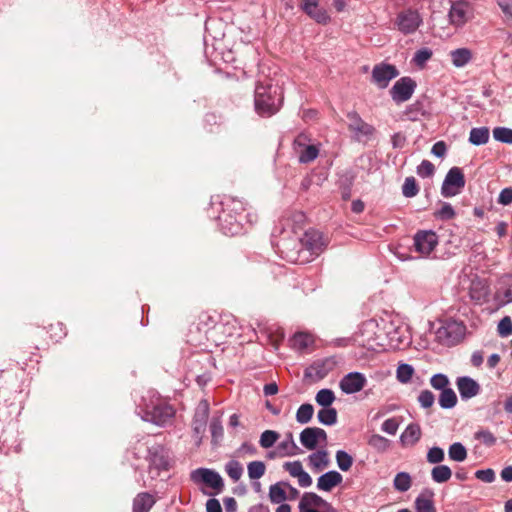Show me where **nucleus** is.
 Returning <instances> with one entry per match:
<instances>
[{"label": "nucleus", "mask_w": 512, "mask_h": 512, "mask_svg": "<svg viewBox=\"0 0 512 512\" xmlns=\"http://www.w3.org/2000/svg\"><path fill=\"white\" fill-rule=\"evenodd\" d=\"M257 454V448L250 442H244L240 445V447L236 450V455L238 457H244L246 455L254 456Z\"/></svg>", "instance_id": "bf43d9fd"}, {"label": "nucleus", "mask_w": 512, "mask_h": 512, "mask_svg": "<svg viewBox=\"0 0 512 512\" xmlns=\"http://www.w3.org/2000/svg\"><path fill=\"white\" fill-rule=\"evenodd\" d=\"M422 431L417 423H410L400 436V442L403 446H414L421 438Z\"/></svg>", "instance_id": "5701e85b"}, {"label": "nucleus", "mask_w": 512, "mask_h": 512, "mask_svg": "<svg viewBox=\"0 0 512 512\" xmlns=\"http://www.w3.org/2000/svg\"><path fill=\"white\" fill-rule=\"evenodd\" d=\"M191 480L195 483H204L218 492L224 487V482L220 474L208 468L193 470L191 472Z\"/></svg>", "instance_id": "ddd939ff"}, {"label": "nucleus", "mask_w": 512, "mask_h": 512, "mask_svg": "<svg viewBox=\"0 0 512 512\" xmlns=\"http://www.w3.org/2000/svg\"><path fill=\"white\" fill-rule=\"evenodd\" d=\"M313 413L314 408L311 404H302L296 412V421L300 424H306L312 419Z\"/></svg>", "instance_id": "58836bf2"}, {"label": "nucleus", "mask_w": 512, "mask_h": 512, "mask_svg": "<svg viewBox=\"0 0 512 512\" xmlns=\"http://www.w3.org/2000/svg\"><path fill=\"white\" fill-rule=\"evenodd\" d=\"M474 438L487 447H491L496 444V437L487 429H481L475 432Z\"/></svg>", "instance_id": "de8ad7c7"}, {"label": "nucleus", "mask_w": 512, "mask_h": 512, "mask_svg": "<svg viewBox=\"0 0 512 512\" xmlns=\"http://www.w3.org/2000/svg\"><path fill=\"white\" fill-rule=\"evenodd\" d=\"M467 449L460 442H455L449 446L448 456L449 459L456 462H463L467 458Z\"/></svg>", "instance_id": "7c9ffc66"}, {"label": "nucleus", "mask_w": 512, "mask_h": 512, "mask_svg": "<svg viewBox=\"0 0 512 512\" xmlns=\"http://www.w3.org/2000/svg\"><path fill=\"white\" fill-rule=\"evenodd\" d=\"M336 463L341 471H348L353 465V457L344 450H338L335 455Z\"/></svg>", "instance_id": "a19ab883"}, {"label": "nucleus", "mask_w": 512, "mask_h": 512, "mask_svg": "<svg viewBox=\"0 0 512 512\" xmlns=\"http://www.w3.org/2000/svg\"><path fill=\"white\" fill-rule=\"evenodd\" d=\"M317 418L324 425H334L337 422V411L331 407L323 408L318 411Z\"/></svg>", "instance_id": "72a5a7b5"}, {"label": "nucleus", "mask_w": 512, "mask_h": 512, "mask_svg": "<svg viewBox=\"0 0 512 512\" xmlns=\"http://www.w3.org/2000/svg\"><path fill=\"white\" fill-rule=\"evenodd\" d=\"M415 510L416 512H435L432 493L429 495H425L424 493L420 494L415 499Z\"/></svg>", "instance_id": "c756f323"}, {"label": "nucleus", "mask_w": 512, "mask_h": 512, "mask_svg": "<svg viewBox=\"0 0 512 512\" xmlns=\"http://www.w3.org/2000/svg\"><path fill=\"white\" fill-rule=\"evenodd\" d=\"M293 150L298 156V161L307 164L314 161L319 155V147L311 143L310 137L300 133L293 141Z\"/></svg>", "instance_id": "0eeeda50"}, {"label": "nucleus", "mask_w": 512, "mask_h": 512, "mask_svg": "<svg viewBox=\"0 0 512 512\" xmlns=\"http://www.w3.org/2000/svg\"><path fill=\"white\" fill-rule=\"evenodd\" d=\"M435 218L440 220H450L454 218L455 211L451 204L443 203L441 208L434 213Z\"/></svg>", "instance_id": "864d4df0"}, {"label": "nucleus", "mask_w": 512, "mask_h": 512, "mask_svg": "<svg viewBox=\"0 0 512 512\" xmlns=\"http://www.w3.org/2000/svg\"><path fill=\"white\" fill-rule=\"evenodd\" d=\"M456 385L463 400L477 396L481 390L479 383L469 376L458 377Z\"/></svg>", "instance_id": "a211bd4d"}, {"label": "nucleus", "mask_w": 512, "mask_h": 512, "mask_svg": "<svg viewBox=\"0 0 512 512\" xmlns=\"http://www.w3.org/2000/svg\"><path fill=\"white\" fill-rule=\"evenodd\" d=\"M342 481V475L336 470H331L322 474L317 479V489L320 491L330 492L334 487L341 484Z\"/></svg>", "instance_id": "412c9836"}, {"label": "nucleus", "mask_w": 512, "mask_h": 512, "mask_svg": "<svg viewBox=\"0 0 512 512\" xmlns=\"http://www.w3.org/2000/svg\"><path fill=\"white\" fill-rule=\"evenodd\" d=\"M212 441L217 443L223 437V427L219 418H213L210 423Z\"/></svg>", "instance_id": "6e6d98bb"}, {"label": "nucleus", "mask_w": 512, "mask_h": 512, "mask_svg": "<svg viewBox=\"0 0 512 512\" xmlns=\"http://www.w3.org/2000/svg\"><path fill=\"white\" fill-rule=\"evenodd\" d=\"M283 93L280 86L267 83L255 88L254 104L256 112L264 117L274 115L281 107Z\"/></svg>", "instance_id": "f03ea898"}, {"label": "nucleus", "mask_w": 512, "mask_h": 512, "mask_svg": "<svg viewBox=\"0 0 512 512\" xmlns=\"http://www.w3.org/2000/svg\"><path fill=\"white\" fill-rule=\"evenodd\" d=\"M308 464L314 472H320L329 466L330 460L326 450H318L307 458Z\"/></svg>", "instance_id": "b1692460"}, {"label": "nucleus", "mask_w": 512, "mask_h": 512, "mask_svg": "<svg viewBox=\"0 0 512 512\" xmlns=\"http://www.w3.org/2000/svg\"><path fill=\"white\" fill-rule=\"evenodd\" d=\"M301 255L307 257V263L317 257L325 248V242L322 234L317 230L305 232L302 238H299Z\"/></svg>", "instance_id": "39448f33"}, {"label": "nucleus", "mask_w": 512, "mask_h": 512, "mask_svg": "<svg viewBox=\"0 0 512 512\" xmlns=\"http://www.w3.org/2000/svg\"><path fill=\"white\" fill-rule=\"evenodd\" d=\"M300 241L298 237L281 239L277 244L281 257L288 262L306 264L307 257L301 255Z\"/></svg>", "instance_id": "9d476101"}, {"label": "nucleus", "mask_w": 512, "mask_h": 512, "mask_svg": "<svg viewBox=\"0 0 512 512\" xmlns=\"http://www.w3.org/2000/svg\"><path fill=\"white\" fill-rule=\"evenodd\" d=\"M432 56L433 51L430 48L424 47L415 52L412 62L415 66L423 68Z\"/></svg>", "instance_id": "f704fd0d"}, {"label": "nucleus", "mask_w": 512, "mask_h": 512, "mask_svg": "<svg viewBox=\"0 0 512 512\" xmlns=\"http://www.w3.org/2000/svg\"><path fill=\"white\" fill-rule=\"evenodd\" d=\"M472 17L473 9L469 2L460 0L452 3L449 11V19L452 25L461 27Z\"/></svg>", "instance_id": "4468645a"}, {"label": "nucleus", "mask_w": 512, "mask_h": 512, "mask_svg": "<svg viewBox=\"0 0 512 512\" xmlns=\"http://www.w3.org/2000/svg\"><path fill=\"white\" fill-rule=\"evenodd\" d=\"M372 79L380 88L384 87V62H381L374 67Z\"/></svg>", "instance_id": "680f3d73"}, {"label": "nucleus", "mask_w": 512, "mask_h": 512, "mask_svg": "<svg viewBox=\"0 0 512 512\" xmlns=\"http://www.w3.org/2000/svg\"><path fill=\"white\" fill-rule=\"evenodd\" d=\"M490 132L487 127L472 128L469 134V142L475 146L484 145L489 141Z\"/></svg>", "instance_id": "bb28decb"}, {"label": "nucleus", "mask_w": 512, "mask_h": 512, "mask_svg": "<svg viewBox=\"0 0 512 512\" xmlns=\"http://www.w3.org/2000/svg\"><path fill=\"white\" fill-rule=\"evenodd\" d=\"M312 342V337L306 333H296L293 337V346L300 350L307 348Z\"/></svg>", "instance_id": "3c124183"}, {"label": "nucleus", "mask_w": 512, "mask_h": 512, "mask_svg": "<svg viewBox=\"0 0 512 512\" xmlns=\"http://www.w3.org/2000/svg\"><path fill=\"white\" fill-rule=\"evenodd\" d=\"M414 374V368L410 364H400L396 371L397 380L403 384L408 383Z\"/></svg>", "instance_id": "c03bdc74"}, {"label": "nucleus", "mask_w": 512, "mask_h": 512, "mask_svg": "<svg viewBox=\"0 0 512 512\" xmlns=\"http://www.w3.org/2000/svg\"><path fill=\"white\" fill-rule=\"evenodd\" d=\"M227 208L223 209L219 215L220 228L223 234L235 236L243 230V219L245 207L240 200H231L230 204H225Z\"/></svg>", "instance_id": "7ed1b4c3"}, {"label": "nucleus", "mask_w": 512, "mask_h": 512, "mask_svg": "<svg viewBox=\"0 0 512 512\" xmlns=\"http://www.w3.org/2000/svg\"><path fill=\"white\" fill-rule=\"evenodd\" d=\"M452 476V471L447 465H437L431 470V478L436 483H445Z\"/></svg>", "instance_id": "2f4dec72"}, {"label": "nucleus", "mask_w": 512, "mask_h": 512, "mask_svg": "<svg viewBox=\"0 0 512 512\" xmlns=\"http://www.w3.org/2000/svg\"><path fill=\"white\" fill-rule=\"evenodd\" d=\"M426 458L431 464H439L445 458L444 450L440 447L434 446L428 450Z\"/></svg>", "instance_id": "8fccbe9b"}, {"label": "nucleus", "mask_w": 512, "mask_h": 512, "mask_svg": "<svg viewBox=\"0 0 512 512\" xmlns=\"http://www.w3.org/2000/svg\"><path fill=\"white\" fill-rule=\"evenodd\" d=\"M348 129L352 133V137L359 142L368 141L374 134V128L364 122L357 112H349Z\"/></svg>", "instance_id": "f8f14e48"}, {"label": "nucleus", "mask_w": 512, "mask_h": 512, "mask_svg": "<svg viewBox=\"0 0 512 512\" xmlns=\"http://www.w3.org/2000/svg\"><path fill=\"white\" fill-rule=\"evenodd\" d=\"M417 87L416 81L404 76L399 78L389 90L390 97L394 103L400 105L410 100Z\"/></svg>", "instance_id": "6e6552de"}, {"label": "nucleus", "mask_w": 512, "mask_h": 512, "mask_svg": "<svg viewBox=\"0 0 512 512\" xmlns=\"http://www.w3.org/2000/svg\"><path fill=\"white\" fill-rule=\"evenodd\" d=\"M369 445L373 448L382 451L384 450V438L378 434H373L368 441Z\"/></svg>", "instance_id": "338daca9"}, {"label": "nucleus", "mask_w": 512, "mask_h": 512, "mask_svg": "<svg viewBox=\"0 0 512 512\" xmlns=\"http://www.w3.org/2000/svg\"><path fill=\"white\" fill-rule=\"evenodd\" d=\"M285 482H278L269 488V498L272 503L280 504L287 499Z\"/></svg>", "instance_id": "cd10ccee"}, {"label": "nucleus", "mask_w": 512, "mask_h": 512, "mask_svg": "<svg viewBox=\"0 0 512 512\" xmlns=\"http://www.w3.org/2000/svg\"><path fill=\"white\" fill-rule=\"evenodd\" d=\"M300 449L294 441L293 434L288 432L283 441L277 445L278 457H292L299 454Z\"/></svg>", "instance_id": "4be33fe9"}, {"label": "nucleus", "mask_w": 512, "mask_h": 512, "mask_svg": "<svg viewBox=\"0 0 512 512\" xmlns=\"http://www.w3.org/2000/svg\"><path fill=\"white\" fill-rule=\"evenodd\" d=\"M285 471H287L292 477H297L304 469L300 461L286 462L283 465Z\"/></svg>", "instance_id": "e2e57ef3"}, {"label": "nucleus", "mask_w": 512, "mask_h": 512, "mask_svg": "<svg viewBox=\"0 0 512 512\" xmlns=\"http://www.w3.org/2000/svg\"><path fill=\"white\" fill-rule=\"evenodd\" d=\"M315 400L318 405L327 408L335 401V394L331 389H321L317 392Z\"/></svg>", "instance_id": "e433bc0d"}, {"label": "nucleus", "mask_w": 512, "mask_h": 512, "mask_svg": "<svg viewBox=\"0 0 512 512\" xmlns=\"http://www.w3.org/2000/svg\"><path fill=\"white\" fill-rule=\"evenodd\" d=\"M419 193V186L414 177L410 176L405 178L404 183L402 185V194L406 198L415 197Z\"/></svg>", "instance_id": "79ce46f5"}, {"label": "nucleus", "mask_w": 512, "mask_h": 512, "mask_svg": "<svg viewBox=\"0 0 512 512\" xmlns=\"http://www.w3.org/2000/svg\"><path fill=\"white\" fill-rule=\"evenodd\" d=\"M423 19L417 9L406 8L397 13L393 25L404 35L415 33L422 25Z\"/></svg>", "instance_id": "20e7f679"}, {"label": "nucleus", "mask_w": 512, "mask_h": 512, "mask_svg": "<svg viewBox=\"0 0 512 512\" xmlns=\"http://www.w3.org/2000/svg\"><path fill=\"white\" fill-rule=\"evenodd\" d=\"M208 416L209 404L206 400H202L197 406L193 419V430L195 434L200 435L205 431Z\"/></svg>", "instance_id": "aec40b11"}, {"label": "nucleus", "mask_w": 512, "mask_h": 512, "mask_svg": "<svg viewBox=\"0 0 512 512\" xmlns=\"http://www.w3.org/2000/svg\"><path fill=\"white\" fill-rule=\"evenodd\" d=\"M439 242L438 235L433 230H419L413 236L415 252L422 257H429Z\"/></svg>", "instance_id": "1a4fd4ad"}, {"label": "nucleus", "mask_w": 512, "mask_h": 512, "mask_svg": "<svg viewBox=\"0 0 512 512\" xmlns=\"http://www.w3.org/2000/svg\"><path fill=\"white\" fill-rule=\"evenodd\" d=\"M465 186V177L459 167H452L446 174L442 183L441 194L444 197H453L460 193Z\"/></svg>", "instance_id": "9b49d317"}, {"label": "nucleus", "mask_w": 512, "mask_h": 512, "mask_svg": "<svg viewBox=\"0 0 512 512\" xmlns=\"http://www.w3.org/2000/svg\"><path fill=\"white\" fill-rule=\"evenodd\" d=\"M327 434L319 427H308L300 433V442L308 450H314L319 443H326Z\"/></svg>", "instance_id": "2eb2a0df"}, {"label": "nucleus", "mask_w": 512, "mask_h": 512, "mask_svg": "<svg viewBox=\"0 0 512 512\" xmlns=\"http://www.w3.org/2000/svg\"><path fill=\"white\" fill-rule=\"evenodd\" d=\"M280 434L274 430H265L260 435L259 444L262 448L268 449L274 446Z\"/></svg>", "instance_id": "ea45409f"}, {"label": "nucleus", "mask_w": 512, "mask_h": 512, "mask_svg": "<svg viewBox=\"0 0 512 512\" xmlns=\"http://www.w3.org/2000/svg\"><path fill=\"white\" fill-rule=\"evenodd\" d=\"M435 401V396L430 390H423L418 396V402L423 408H430Z\"/></svg>", "instance_id": "13d9d810"}, {"label": "nucleus", "mask_w": 512, "mask_h": 512, "mask_svg": "<svg viewBox=\"0 0 512 512\" xmlns=\"http://www.w3.org/2000/svg\"><path fill=\"white\" fill-rule=\"evenodd\" d=\"M411 342L410 329L404 318L397 313H386V351L405 350Z\"/></svg>", "instance_id": "f257e3e1"}, {"label": "nucleus", "mask_w": 512, "mask_h": 512, "mask_svg": "<svg viewBox=\"0 0 512 512\" xmlns=\"http://www.w3.org/2000/svg\"><path fill=\"white\" fill-rule=\"evenodd\" d=\"M430 384L434 389L442 391L449 388L450 381L445 374L437 373L431 377Z\"/></svg>", "instance_id": "09e8293b"}, {"label": "nucleus", "mask_w": 512, "mask_h": 512, "mask_svg": "<svg viewBox=\"0 0 512 512\" xmlns=\"http://www.w3.org/2000/svg\"><path fill=\"white\" fill-rule=\"evenodd\" d=\"M435 166L429 160H423L417 167V174L421 178H428L434 175Z\"/></svg>", "instance_id": "5fc2aeb1"}, {"label": "nucleus", "mask_w": 512, "mask_h": 512, "mask_svg": "<svg viewBox=\"0 0 512 512\" xmlns=\"http://www.w3.org/2000/svg\"><path fill=\"white\" fill-rule=\"evenodd\" d=\"M319 1L320 0H302L300 8L317 23L327 24L330 17L327 11L319 6Z\"/></svg>", "instance_id": "dca6fc26"}, {"label": "nucleus", "mask_w": 512, "mask_h": 512, "mask_svg": "<svg viewBox=\"0 0 512 512\" xmlns=\"http://www.w3.org/2000/svg\"><path fill=\"white\" fill-rule=\"evenodd\" d=\"M493 137L496 141L512 144V129L507 127H496L493 129Z\"/></svg>", "instance_id": "49530a36"}, {"label": "nucleus", "mask_w": 512, "mask_h": 512, "mask_svg": "<svg viewBox=\"0 0 512 512\" xmlns=\"http://www.w3.org/2000/svg\"><path fill=\"white\" fill-rule=\"evenodd\" d=\"M498 203H500L504 206L510 205L512 203V188L511 187L504 188L500 192L499 197H498Z\"/></svg>", "instance_id": "0e129e2a"}, {"label": "nucleus", "mask_w": 512, "mask_h": 512, "mask_svg": "<svg viewBox=\"0 0 512 512\" xmlns=\"http://www.w3.org/2000/svg\"><path fill=\"white\" fill-rule=\"evenodd\" d=\"M365 383L366 379L363 374L350 372L341 379L339 386L345 394H353L362 390Z\"/></svg>", "instance_id": "f3484780"}, {"label": "nucleus", "mask_w": 512, "mask_h": 512, "mask_svg": "<svg viewBox=\"0 0 512 512\" xmlns=\"http://www.w3.org/2000/svg\"><path fill=\"white\" fill-rule=\"evenodd\" d=\"M377 328H378L377 322L375 320H372V319L364 322L362 327H361L362 335L366 336L367 344H369L371 346H372L371 342L376 340V338H374V335H375V330Z\"/></svg>", "instance_id": "a18cd8bd"}, {"label": "nucleus", "mask_w": 512, "mask_h": 512, "mask_svg": "<svg viewBox=\"0 0 512 512\" xmlns=\"http://www.w3.org/2000/svg\"><path fill=\"white\" fill-rule=\"evenodd\" d=\"M497 332L503 338L512 334V320L509 316H505L499 321Z\"/></svg>", "instance_id": "603ef678"}, {"label": "nucleus", "mask_w": 512, "mask_h": 512, "mask_svg": "<svg viewBox=\"0 0 512 512\" xmlns=\"http://www.w3.org/2000/svg\"><path fill=\"white\" fill-rule=\"evenodd\" d=\"M174 415L175 410L171 405L162 402L154 404L152 402L151 405H146L142 419L158 426H165L172 420Z\"/></svg>", "instance_id": "423d86ee"}, {"label": "nucleus", "mask_w": 512, "mask_h": 512, "mask_svg": "<svg viewBox=\"0 0 512 512\" xmlns=\"http://www.w3.org/2000/svg\"><path fill=\"white\" fill-rule=\"evenodd\" d=\"M439 405L443 409H451L457 404V396L452 388L442 390L438 399Z\"/></svg>", "instance_id": "c85d7f7f"}, {"label": "nucleus", "mask_w": 512, "mask_h": 512, "mask_svg": "<svg viewBox=\"0 0 512 512\" xmlns=\"http://www.w3.org/2000/svg\"><path fill=\"white\" fill-rule=\"evenodd\" d=\"M447 152V146L444 141H438L436 142L431 149V153L439 158H442L445 156Z\"/></svg>", "instance_id": "69168bd1"}, {"label": "nucleus", "mask_w": 512, "mask_h": 512, "mask_svg": "<svg viewBox=\"0 0 512 512\" xmlns=\"http://www.w3.org/2000/svg\"><path fill=\"white\" fill-rule=\"evenodd\" d=\"M412 485L411 476L407 472H399L396 474L393 486L398 492H406Z\"/></svg>", "instance_id": "473e14b6"}, {"label": "nucleus", "mask_w": 512, "mask_h": 512, "mask_svg": "<svg viewBox=\"0 0 512 512\" xmlns=\"http://www.w3.org/2000/svg\"><path fill=\"white\" fill-rule=\"evenodd\" d=\"M402 115L406 120L417 121L424 115L423 106L420 102H415L407 106Z\"/></svg>", "instance_id": "c9c22d12"}, {"label": "nucleus", "mask_w": 512, "mask_h": 512, "mask_svg": "<svg viewBox=\"0 0 512 512\" xmlns=\"http://www.w3.org/2000/svg\"><path fill=\"white\" fill-rule=\"evenodd\" d=\"M154 504L155 499L151 494L139 493L133 501V512H149Z\"/></svg>", "instance_id": "a878e982"}, {"label": "nucleus", "mask_w": 512, "mask_h": 512, "mask_svg": "<svg viewBox=\"0 0 512 512\" xmlns=\"http://www.w3.org/2000/svg\"><path fill=\"white\" fill-rule=\"evenodd\" d=\"M498 5L503 13L505 22L512 27V2L501 0L498 1Z\"/></svg>", "instance_id": "4d7b16f0"}, {"label": "nucleus", "mask_w": 512, "mask_h": 512, "mask_svg": "<svg viewBox=\"0 0 512 512\" xmlns=\"http://www.w3.org/2000/svg\"><path fill=\"white\" fill-rule=\"evenodd\" d=\"M452 64L457 68L466 66L473 58V53L468 48H458L450 51Z\"/></svg>", "instance_id": "393cba45"}, {"label": "nucleus", "mask_w": 512, "mask_h": 512, "mask_svg": "<svg viewBox=\"0 0 512 512\" xmlns=\"http://www.w3.org/2000/svg\"><path fill=\"white\" fill-rule=\"evenodd\" d=\"M207 512H222V507L219 500L211 498L206 502Z\"/></svg>", "instance_id": "774afa93"}, {"label": "nucleus", "mask_w": 512, "mask_h": 512, "mask_svg": "<svg viewBox=\"0 0 512 512\" xmlns=\"http://www.w3.org/2000/svg\"><path fill=\"white\" fill-rule=\"evenodd\" d=\"M225 472L234 482H237L243 474V467L237 460H230L225 464Z\"/></svg>", "instance_id": "4c0bfd02"}, {"label": "nucleus", "mask_w": 512, "mask_h": 512, "mask_svg": "<svg viewBox=\"0 0 512 512\" xmlns=\"http://www.w3.org/2000/svg\"><path fill=\"white\" fill-rule=\"evenodd\" d=\"M248 476L252 480L261 478L266 471L265 463L262 461H252L247 466Z\"/></svg>", "instance_id": "37998d69"}, {"label": "nucleus", "mask_w": 512, "mask_h": 512, "mask_svg": "<svg viewBox=\"0 0 512 512\" xmlns=\"http://www.w3.org/2000/svg\"><path fill=\"white\" fill-rule=\"evenodd\" d=\"M475 477L485 483H492L495 480V472L491 468L477 470Z\"/></svg>", "instance_id": "052dcab7"}, {"label": "nucleus", "mask_w": 512, "mask_h": 512, "mask_svg": "<svg viewBox=\"0 0 512 512\" xmlns=\"http://www.w3.org/2000/svg\"><path fill=\"white\" fill-rule=\"evenodd\" d=\"M299 509H318L322 508L323 511L334 508L329 502L317 495L316 493L307 492L305 493L298 505Z\"/></svg>", "instance_id": "6ab92c4d"}]
</instances>
